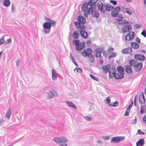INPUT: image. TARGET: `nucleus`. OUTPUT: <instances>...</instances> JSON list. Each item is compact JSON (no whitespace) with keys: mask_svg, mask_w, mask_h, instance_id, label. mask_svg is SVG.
<instances>
[{"mask_svg":"<svg viewBox=\"0 0 146 146\" xmlns=\"http://www.w3.org/2000/svg\"><path fill=\"white\" fill-rule=\"evenodd\" d=\"M129 111H128V110H127L124 114V115L125 116L128 115H129Z\"/></svg>","mask_w":146,"mask_h":146,"instance_id":"obj_53","label":"nucleus"},{"mask_svg":"<svg viewBox=\"0 0 146 146\" xmlns=\"http://www.w3.org/2000/svg\"><path fill=\"white\" fill-rule=\"evenodd\" d=\"M80 33L81 36L82 37L85 39L87 38L88 35L86 32L84 30H80Z\"/></svg>","mask_w":146,"mask_h":146,"instance_id":"obj_17","label":"nucleus"},{"mask_svg":"<svg viewBox=\"0 0 146 146\" xmlns=\"http://www.w3.org/2000/svg\"><path fill=\"white\" fill-rule=\"evenodd\" d=\"M117 69L119 74L117 73L115 75L116 79H120L123 78L124 77V71L123 68L119 66L117 67Z\"/></svg>","mask_w":146,"mask_h":146,"instance_id":"obj_6","label":"nucleus"},{"mask_svg":"<svg viewBox=\"0 0 146 146\" xmlns=\"http://www.w3.org/2000/svg\"><path fill=\"white\" fill-rule=\"evenodd\" d=\"M136 95L135 96V97L134 98V106H136Z\"/></svg>","mask_w":146,"mask_h":146,"instance_id":"obj_56","label":"nucleus"},{"mask_svg":"<svg viewBox=\"0 0 146 146\" xmlns=\"http://www.w3.org/2000/svg\"><path fill=\"white\" fill-rule=\"evenodd\" d=\"M145 98L144 94L143 93H142L141 96L139 98V102L141 104L145 103Z\"/></svg>","mask_w":146,"mask_h":146,"instance_id":"obj_22","label":"nucleus"},{"mask_svg":"<svg viewBox=\"0 0 146 146\" xmlns=\"http://www.w3.org/2000/svg\"><path fill=\"white\" fill-rule=\"evenodd\" d=\"M110 67V66L109 65L103 66L102 68L103 72L105 73H107L108 71L109 68Z\"/></svg>","mask_w":146,"mask_h":146,"instance_id":"obj_24","label":"nucleus"},{"mask_svg":"<svg viewBox=\"0 0 146 146\" xmlns=\"http://www.w3.org/2000/svg\"><path fill=\"white\" fill-rule=\"evenodd\" d=\"M143 121L146 124V115H145L143 118Z\"/></svg>","mask_w":146,"mask_h":146,"instance_id":"obj_50","label":"nucleus"},{"mask_svg":"<svg viewBox=\"0 0 146 146\" xmlns=\"http://www.w3.org/2000/svg\"><path fill=\"white\" fill-rule=\"evenodd\" d=\"M125 70L126 72L128 73H131L132 72V70L131 66L128 65L125 66Z\"/></svg>","mask_w":146,"mask_h":146,"instance_id":"obj_18","label":"nucleus"},{"mask_svg":"<svg viewBox=\"0 0 146 146\" xmlns=\"http://www.w3.org/2000/svg\"><path fill=\"white\" fill-rule=\"evenodd\" d=\"M15 8L14 5L12 4L11 6V9L13 11H14V9Z\"/></svg>","mask_w":146,"mask_h":146,"instance_id":"obj_57","label":"nucleus"},{"mask_svg":"<svg viewBox=\"0 0 146 146\" xmlns=\"http://www.w3.org/2000/svg\"><path fill=\"white\" fill-rule=\"evenodd\" d=\"M114 49L113 47H110L108 48L107 51L108 54H111V53L113 52Z\"/></svg>","mask_w":146,"mask_h":146,"instance_id":"obj_36","label":"nucleus"},{"mask_svg":"<svg viewBox=\"0 0 146 146\" xmlns=\"http://www.w3.org/2000/svg\"><path fill=\"white\" fill-rule=\"evenodd\" d=\"M134 33L133 32H129L126 35L125 37V40L127 42V41H130L132 40L134 38Z\"/></svg>","mask_w":146,"mask_h":146,"instance_id":"obj_7","label":"nucleus"},{"mask_svg":"<svg viewBox=\"0 0 146 146\" xmlns=\"http://www.w3.org/2000/svg\"><path fill=\"white\" fill-rule=\"evenodd\" d=\"M9 0H5L3 2V4L6 7H8L10 4Z\"/></svg>","mask_w":146,"mask_h":146,"instance_id":"obj_31","label":"nucleus"},{"mask_svg":"<svg viewBox=\"0 0 146 146\" xmlns=\"http://www.w3.org/2000/svg\"><path fill=\"white\" fill-rule=\"evenodd\" d=\"M11 115V110L10 108H9L7 111L6 113V117L7 119H9L10 118V116Z\"/></svg>","mask_w":146,"mask_h":146,"instance_id":"obj_35","label":"nucleus"},{"mask_svg":"<svg viewBox=\"0 0 146 146\" xmlns=\"http://www.w3.org/2000/svg\"><path fill=\"white\" fill-rule=\"evenodd\" d=\"M133 101L132 100L131 101V104L129 105V106L127 108V110H129L133 106Z\"/></svg>","mask_w":146,"mask_h":146,"instance_id":"obj_43","label":"nucleus"},{"mask_svg":"<svg viewBox=\"0 0 146 146\" xmlns=\"http://www.w3.org/2000/svg\"><path fill=\"white\" fill-rule=\"evenodd\" d=\"M78 20L79 22H76L75 24L77 28H79L81 29H85V27L84 24L86 23V19L84 17L81 16L78 17Z\"/></svg>","mask_w":146,"mask_h":146,"instance_id":"obj_1","label":"nucleus"},{"mask_svg":"<svg viewBox=\"0 0 146 146\" xmlns=\"http://www.w3.org/2000/svg\"><path fill=\"white\" fill-rule=\"evenodd\" d=\"M100 62L101 64H102L103 62V60H100Z\"/></svg>","mask_w":146,"mask_h":146,"instance_id":"obj_60","label":"nucleus"},{"mask_svg":"<svg viewBox=\"0 0 146 146\" xmlns=\"http://www.w3.org/2000/svg\"><path fill=\"white\" fill-rule=\"evenodd\" d=\"M124 137H113L112 138L111 142L116 143H118L120 142L121 141H123L124 140Z\"/></svg>","mask_w":146,"mask_h":146,"instance_id":"obj_13","label":"nucleus"},{"mask_svg":"<svg viewBox=\"0 0 146 146\" xmlns=\"http://www.w3.org/2000/svg\"><path fill=\"white\" fill-rule=\"evenodd\" d=\"M89 5L88 3H84L81 7V10L84 12V15L85 17H87V15L90 13V8L88 9Z\"/></svg>","mask_w":146,"mask_h":146,"instance_id":"obj_5","label":"nucleus"},{"mask_svg":"<svg viewBox=\"0 0 146 146\" xmlns=\"http://www.w3.org/2000/svg\"><path fill=\"white\" fill-rule=\"evenodd\" d=\"M103 138L106 140H108L110 138V137L109 136H107L106 137H104Z\"/></svg>","mask_w":146,"mask_h":146,"instance_id":"obj_55","label":"nucleus"},{"mask_svg":"<svg viewBox=\"0 0 146 146\" xmlns=\"http://www.w3.org/2000/svg\"><path fill=\"white\" fill-rule=\"evenodd\" d=\"M54 140L56 143H58L61 142V146H67L66 142L68 140L65 137H62L60 138L56 137L54 139Z\"/></svg>","mask_w":146,"mask_h":146,"instance_id":"obj_3","label":"nucleus"},{"mask_svg":"<svg viewBox=\"0 0 146 146\" xmlns=\"http://www.w3.org/2000/svg\"><path fill=\"white\" fill-rule=\"evenodd\" d=\"M129 63L131 66L133 67H135L137 63L136 61L133 60H130Z\"/></svg>","mask_w":146,"mask_h":146,"instance_id":"obj_33","label":"nucleus"},{"mask_svg":"<svg viewBox=\"0 0 146 146\" xmlns=\"http://www.w3.org/2000/svg\"><path fill=\"white\" fill-rule=\"evenodd\" d=\"M132 51V49L131 47H128L123 49L122 50V52L123 54H128L131 53Z\"/></svg>","mask_w":146,"mask_h":146,"instance_id":"obj_14","label":"nucleus"},{"mask_svg":"<svg viewBox=\"0 0 146 146\" xmlns=\"http://www.w3.org/2000/svg\"><path fill=\"white\" fill-rule=\"evenodd\" d=\"M137 121V119L136 118L132 119L131 121V123H132L134 124Z\"/></svg>","mask_w":146,"mask_h":146,"instance_id":"obj_49","label":"nucleus"},{"mask_svg":"<svg viewBox=\"0 0 146 146\" xmlns=\"http://www.w3.org/2000/svg\"><path fill=\"white\" fill-rule=\"evenodd\" d=\"M92 50L91 49L89 48L85 49L82 52V55L83 56L86 57L90 54L92 53Z\"/></svg>","mask_w":146,"mask_h":146,"instance_id":"obj_10","label":"nucleus"},{"mask_svg":"<svg viewBox=\"0 0 146 146\" xmlns=\"http://www.w3.org/2000/svg\"><path fill=\"white\" fill-rule=\"evenodd\" d=\"M98 0H90L88 3L90 6H93L97 2Z\"/></svg>","mask_w":146,"mask_h":146,"instance_id":"obj_29","label":"nucleus"},{"mask_svg":"<svg viewBox=\"0 0 146 146\" xmlns=\"http://www.w3.org/2000/svg\"><path fill=\"white\" fill-rule=\"evenodd\" d=\"M66 103L69 106L71 107L74 108L76 109L75 105L72 103L71 102L67 101L66 102Z\"/></svg>","mask_w":146,"mask_h":146,"instance_id":"obj_30","label":"nucleus"},{"mask_svg":"<svg viewBox=\"0 0 146 146\" xmlns=\"http://www.w3.org/2000/svg\"><path fill=\"white\" fill-rule=\"evenodd\" d=\"M7 43H10L11 42V40L10 39H8L7 40Z\"/></svg>","mask_w":146,"mask_h":146,"instance_id":"obj_59","label":"nucleus"},{"mask_svg":"<svg viewBox=\"0 0 146 146\" xmlns=\"http://www.w3.org/2000/svg\"><path fill=\"white\" fill-rule=\"evenodd\" d=\"M56 73V71L54 69L52 70V77L54 80L57 79Z\"/></svg>","mask_w":146,"mask_h":146,"instance_id":"obj_25","label":"nucleus"},{"mask_svg":"<svg viewBox=\"0 0 146 146\" xmlns=\"http://www.w3.org/2000/svg\"><path fill=\"white\" fill-rule=\"evenodd\" d=\"M142 68V64L141 63H137L135 67V69L136 71H138Z\"/></svg>","mask_w":146,"mask_h":146,"instance_id":"obj_23","label":"nucleus"},{"mask_svg":"<svg viewBox=\"0 0 146 146\" xmlns=\"http://www.w3.org/2000/svg\"><path fill=\"white\" fill-rule=\"evenodd\" d=\"M45 19L48 21L50 23L46 22L43 23V26L44 28L47 29H50L51 27V25L53 26L55 24V22L51 19L47 18L45 17Z\"/></svg>","mask_w":146,"mask_h":146,"instance_id":"obj_4","label":"nucleus"},{"mask_svg":"<svg viewBox=\"0 0 146 146\" xmlns=\"http://www.w3.org/2000/svg\"><path fill=\"white\" fill-rule=\"evenodd\" d=\"M145 144L144 139H139L136 143L137 146H143Z\"/></svg>","mask_w":146,"mask_h":146,"instance_id":"obj_19","label":"nucleus"},{"mask_svg":"<svg viewBox=\"0 0 146 146\" xmlns=\"http://www.w3.org/2000/svg\"><path fill=\"white\" fill-rule=\"evenodd\" d=\"M131 46L134 49H137L139 47V44L136 42H131Z\"/></svg>","mask_w":146,"mask_h":146,"instance_id":"obj_26","label":"nucleus"},{"mask_svg":"<svg viewBox=\"0 0 146 146\" xmlns=\"http://www.w3.org/2000/svg\"><path fill=\"white\" fill-rule=\"evenodd\" d=\"M141 34L144 37H146V33L145 30H143L141 33Z\"/></svg>","mask_w":146,"mask_h":146,"instance_id":"obj_45","label":"nucleus"},{"mask_svg":"<svg viewBox=\"0 0 146 146\" xmlns=\"http://www.w3.org/2000/svg\"><path fill=\"white\" fill-rule=\"evenodd\" d=\"M110 54V56H109L108 59H109L111 58L115 57L116 56V54L114 52H112Z\"/></svg>","mask_w":146,"mask_h":146,"instance_id":"obj_37","label":"nucleus"},{"mask_svg":"<svg viewBox=\"0 0 146 146\" xmlns=\"http://www.w3.org/2000/svg\"><path fill=\"white\" fill-rule=\"evenodd\" d=\"M90 77L93 80H94L98 82V79L97 78L95 77L93 75L91 74H90Z\"/></svg>","mask_w":146,"mask_h":146,"instance_id":"obj_41","label":"nucleus"},{"mask_svg":"<svg viewBox=\"0 0 146 146\" xmlns=\"http://www.w3.org/2000/svg\"><path fill=\"white\" fill-rule=\"evenodd\" d=\"M73 37L74 39H77L78 38L79 35L78 32L76 33V32H74L72 34Z\"/></svg>","mask_w":146,"mask_h":146,"instance_id":"obj_34","label":"nucleus"},{"mask_svg":"<svg viewBox=\"0 0 146 146\" xmlns=\"http://www.w3.org/2000/svg\"><path fill=\"white\" fill-rule=\"evenodd\" d=\"M145 112H146V105L141 107L140 110L141 113H143Z\"/></svg>","mask_w":146,"mask_h":146,"instance_id":"obj_32","label":"nucleus"},{"mask_svg":"<svg viewBox=\"0 0 146 146\" xmlns=\"http://www.w3.org/2000/svg\"><path fill=\"white\" fill-rule=\"evenodd\" d=\"M95 55L96 57L101 58V57L100 50L99 49H97L95 50Z\"/></svg>","mask_w":146,"mask_h":146,"instance_id":"obj_21","label":"nucleus"},{"mask_svg":"<svg viewBox=\"0 0 146 146\" xmlns=\"http://www.w3.org/2000/svg\"><path fill=\"white\" fill-rule=\"evenodd\" d=\"M56 93V92L55 90H52L49 92L48 96L49 97L52 98L53 96L55 95Z\"/></svg>","mask_w":146,"mask_h":146,"instance_id":"obj_27","label":"nucleus"},{"mask_svg":"<svg viewBox=\"0 0 146 146\" xmlns=\"http://www.w3.org/2000/svg\"><path fill=\"white\" fill-rule=\"evenodd\" d=\"M91 42L90 40H89L87 41L86 42V44L87 45H90L91 44Z\"/></svg>","mask_w":146,"mask_h":146,"instance_id":"obj_54","label":"nucleus"},{"mask_svg":"<svg viewBox=\"0 0 146 146\" xmlns=\"http://www.w3.org/2000/svg\"><path fill=\"white\" fill-rule=\"evenodd\" d=\"M89 61L90 62L92 63L95 61L94 59L93 56L91 55L90 56H89Z\"/></svg>","mask_w":146,"mask_h":146,"instance_id":"obj_38","label":"nucleus"},{"mask_svg":"<svg viewBox=\"0 0 146 146\" xmlns=\"http://www.w3.org/2000/svg\"><path fill=\"white\" fill-rule=\"evenodd\" d=\"M137 41L139 43H140V40L139 38H137Z\"/></svg>","mask_w":146,"mask_h":146,"instance_id":"obj_58","label":"nucleus"},{"mask_svg":"<svg viewBox=\"0 0 146 146\" xmlns=\"http://www.w3.org/2000/svg\"><path fill=\"white\" fill-rule=\"evenodd\" d=\"M76 70L77 72H82V70L80 68H76L74 70L75 71Z\"/></svg>","mask_w":146,"mask_h":146,"instance_id":"obj_42","label":"nucleus"},{"mask_svg":"<svg viewBox=\"0 0 146 146\" xmlns=\"http://www.w3.org/2000/svg\"><path fill=\"white\" fill-rule=\"evenodd\" d=\"M106 9L108 11H110L112 10L113 7L110 4H107L106 6Z\"/></svg>","mask_w":146,"mask_h":146,"instance_id":"obj_28","label":"nucleus"},{"mask_svg":"<svg viewBox=\"0 0 146 146\" xmlns=\"http://www.w3.org/2000/svg\"><path fill=\"white\" fill-rule=\"evenodd\" d=\"M123 19V16L121 15H119L117 19L119 21H121Z\"/></svg>","mask_w":146,"mask_h":146,"instance_id":"obj_46","label":"nucleus"},{"mask_svg":"<svg viewBox=\"0 0 146 146\" xmlns=\"http://www.w3.org/2000/svg\"><path fill=\"white\" fill-rule=\"evenodd\" d=\"M98 9L100 11L104 12L105 11V10L104 7V5L102 3H98Z\"/></svg>","mask_w":146,"mask_h":146,"instance_id":"obj_20","label":"nucleus"},{"mask_svg":"<svg viewBox=\"0 0 146 146\" xmlns=\"http://www.w3.org/2000/svg\"><path fill=\"white\" fill-rule=\"evenodd\" d=\"M131 25H128L125 26L122 29L121 31L123 33H127L129 31L130 29H131Z\"/></svg>","mask_w":146,"mask_h":146,"instance_id":"obj_15","label":"nucleus"},{"mask_svg":"<svg viewBox=\"0 0 146 146\" xmlns=\"http://www.w3.org/2000/svg\"><path fill=\"white\" fill-rule=\"evenodd\" d=\"M120 8L119 7H117L113 10L111 13V15L113 17H116L120 10Z\"/></svg>","mask_w":146,"mask_h":146,"instance_id":"obj_12","label":"nucleus"},{"mask_svg":"<svg viewBox=\"0 0 146 146\" xmlns=\"http://www.w3.org/2000/svg\"><path fill=\"white\" fill-rule=\"evenodd\" d=\"M84 117L88 121H90L92 119V117L91 116H84Z\"/></svg>","mask_w":146,"mask_h":146,"instance_id":"obj_40","label":"nucleus"},{"mask_svg":"<svg viewBox=\"0 0 146 146\" xmlns=\"http://www.w3.org/2000/svg\"><path fill=\"white\" fill-rule=\"evenodd\" d=\"M137 133L140 135H144L145 134V133L143 132V131H142L140 129H138L137 130Z\"/></svg>","mask_w":146,"mask_h":146,"instance_id":"obj_44","label":"nucleus"},{"mask_svg":"<svg viewBox=\"0 0 146 146\" xmlns=\"http://www.w3.org/2000/svg\"><path fill=\"white\" fill-rule=\"evenodd\" d=\"M108 72L110 78H111L114 77V78H116L115 76L116 74H117V73L115 72L116 70L115 68H110Z\"/></svg>","mask_w":146,"mask_h":146,"instance_id":"obj_9","label":"nucleus"},{"mask_svg":"<svg viewBox=\"0 0 146 146\" xmlns=\"http://www.w3.org/2000/svg\"><path fill=\"white\" fill-rule=\"evenodd\" d=\"M106 101L107 102V103L108 104L110 102V99L109 98V97H108L106 98Z\"/></svg>","mask_w":146,"mask_h":146,"instance_id":"obj_51","label":"nucleus"},{"mask_svg":"<svg viewBox=\"0 0 146 146\" xmlns=\"http://www.w3.org/2000/svg\"><path fill=\"white\" fill-rule=\"evenodd\" d=\"M71 58L72 59V60L73 62H74V64H75V61L74 60V58L72 56V54H71Z\"/></svg>","mask_w":146,"mask_h":146,"instance_id":"obj_52","label":"nucleus"},{"mask_svg":"<svg viewBox=\"0 0 146 146\" xmlns=\"http://www.w3.org/2000/svg\"><path fill=\"white\" fill-rule=\"evenodd\" d=\"M134 57L135 59L140 60H143L145 59V57L142 54H135Z\"/></svg>","mask_w":146,"mask_h":146,"instance_id":"obj_16","label":"nucleus"},{"mask_svg":"<svg viewBox=\"0 0 146 146\" xmlns=\"http://www.w3.org/2000/svg\"><path fill=\"white\" fill-rule=\"evenodd\" d=\"M122 11L123 13H126L129 15H131L133 13V11L132 9L124 7H122Z\"/></svg>","mask_w":146,"mask_h":146,"instance_id":"obj_11","label":"nucleus"},{"mask_svg":"<svg viewBox=\"0 0 146 146\" xmlns=\"http://www.w3.org/2000/svg\"><path fill=\"white\" fill-rule=\"evenodd\" d=\"M124 21V23H128V22L126 21Z\"/></svg>","mask_w":146,"mask_h":146,"instance_id":"obj_62","label":"nucleus"},{"mask_svg":"<svg viewBox=\"0 0 146 146\" xmlns=\"http://www.w3.org/2000/svg\"><path fill=\"white\" fill-rule=\"evenodd\" d=\"M144 4L146 6V1L145 0H144Z\"/></svg>","mask_w":146,"mask_h":146,"instance_id":"obj_61","label":"nucleus"},{"mask_svg":"<svg viewBox=\"0 0 146 146\" xmlns=\"http://www.w3.org/2000/svg\"><path fill=\"white\" fill-rule=\"evenodd\" d=\"M90 13L93 17L97 18L98 17L99 14L96 9L94 8L93 7H90Z\"/></svg>","mask_w":146,"mask_h":146,"instance_id":"obj_8","label":"nucleus"},{"mask_svg":"<svg viewBox=\"0 0 146 146\" xmlns=\"http://www.w3.org/2000/svg\"><path fill=\"white\" fill-rule=\"evenodd\" d=\"M110 2L112 4H113V5H116L117 3V2L116 1H113V0H110Z\"/></svg>","mask_w":146,"mask_h":146,"instance_id":"obj_48","label":"nucleus"},{"mask_svg":"<svg viewBox=\"0 0 146 146\" xmlns=\"http://www.w3.org/2000/svg\"><path fill=\"white\" fill-rule=\"evenodd\" d=\"M118 104V102L117 101H115L114 102H113L111 104H110V106H117Z\"/></svg>","mask_w":146,"mask_h":146,"instance_id":"obj_39","label":"nucleus"},{"mask_svg":"<svg viewBox=\"0 0 146 146\" xmlns=\"http://www.w3.org/2000/svg\"><path fill=\"white\" fill-rule=\"evenodd\" d=\"M126 0L128 2H130L131 1V0Z\"/></svg>","mask_w":146,"mask_h":146,"instance_id":"obj_63","label":"nucleus"},{"mask_svg":"<svg viewBox=\"0 0 146 146\" xmlns=\"http://www.w3.org/2000/svg\"><path fill=\"white\" fill-rule=\"evenodd\" d=\"M4 37L1 38L0 40V45H1L4 43Z\"/></svg>","mask_w":146,"mask_h":146,"instance_id":"obj_47","label":"nucleus"},{"mask_svg":"<svg viewBox=\"0 0 146 146\" xmlns=\"http://www.w3.org/2000/svg\"><path fill=\"white\" fill-rule=\"evenodd\" d=\"M76 46V49L77 51H80L83 49L85 47V44L84 42H80L79 40H75L73 41Z\"/></svg>","mask_w":146,"mask_h":146,"instance_id":"obj_2","label":"nucleus"},{"mask_svg":"<svg viewBox=\"0 0 146 146\" xmlns=\"http://www.w3.org/2000/svg\"><path fill=\"white\" fill-rule=\"evenodd\" d=\"M76 66H77L78 64H76V63H75V64Z\"/></svg>","mask_w":146,"mask_h":146,"instance_id":"obj_64","label":"nucleus"}]
</instances>
